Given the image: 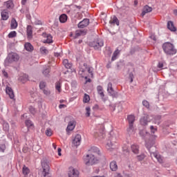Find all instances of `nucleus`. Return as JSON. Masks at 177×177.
<instances>
[{"label": "nucleus", "instance_id": "f257e3e1", "mask_svg": "<svg viewBox=\"0 0 177 177\" xmlns=\"http://www.w3.org/2000/svg\"><path fill=\"white\" fill-rule=\"evenodd\" d=\"M91 153L87 154L84 158V161L86 165H94L99 162V158L96 156L100 155V150L96 147H93L90 150Z\"/></svg>", "mask_w": 177, "mask_h": 177}, {"label": "nucleus", "instance_id": "f03ea898", "mask_svg": "<svg viewBox=\"0 0 177 177\" xmlns=\"http://www.w3.org/2000/svg\"><path fill=\"white\" fill-rule=\"evenodd\" d=\"M153 145H154L153 140L147 141V142H146V144H145L147 149H148L149 151L150 152L151 158H153V157H154V158H156L157 161L159 162L160 164H162V162H164V159L162 158L161 155H160V153H158V152H157V151L153 152L150 149L151 147H153V149H156V147H153Z\"/></svg>", "mask_w": 177, "mask_h": 177}, {"label": "nucleus", "instance_id": "7ed1b4c3", "mask_svg": "<svg viewBox=\"0 0 177 177\" xmlns=\"http://www.w3.org/2000/svg\"><path fill=\"white\" fill-rule=\"evenodd\" d=\"M20 56L17 53H10L4 61L5 67H9L12 63L19 62Z\"/></svg>", "mask_w": 177, "mask_h": 177}, {"label": "nucleus", "instance_id": "20e7f679", "mask_svg": "<svg viewBox=\"0 0 177 177\" xmlns=\"http://www.w3.org/2000/svg\"><path fill=\"white\" fill-rule=\"evenodd\" d=\"M162 49L166 55H176V49L174 44L170 42H166L162 45Z\"/></svg>", "mask_w": 177, "mask_h": 177}, {"label": "nucleus", "instance_id": "39448f33", "mask_svg": "<svg viewBox=\"0 0 177 177\" xmlns=\"http://www.w3.org/2000/svg\"><path fill=\"white\" fill-rule=\"evenodd\" d=\"M127 120L129 121V127L127 129V132L130 134L132 135V133H134V130H133V122H135V116L133 115H129L127 117Z\"/></svg>", "mask_w": 177, "mask_h": 177}, {"label": "nucleus", "instance_id": "423d86ee", "mask_svg": "<svg viewBox=\"0 0 177 177\" xmlns=\"http://www.w3.org/2000/svg\"><path fill=\"white\" fill-rule=\"evenodd\" d=\"M103 45H104V43L101 39H95L90 43V46L94 48L95 50L100 49Z\"/></svg>", "mask_w": 177, "mask_h": 177}, {"label": "nucleus", "instance_id": "0eeeda50", "mask_svg": "<svg viewBox=\"0 0 177 177\" xmlns=\"http://www.w3.org/2000/svg\"><path fill=\"white\" fill-rule=\"evenodd\" d=\"M41 167L43 169V172H42L43 176L50 177V176H49V169H50L49 165L46 162H41Z\"/></svg>", "mask_w": 177, "mask_h": 177}, {"label": "nucleus", "instance_id": "6e6552de", "mask_svg": "<svg viewBox=\"0 0 177 177\" xmlns=\"http://www.w3.org/2000/svg\"><path fill=\"white\" fill-rule=\"evenodd\" d=\"M68 177H80V171L74 167H70L68 171Z\"/></svg>", "mask_w": 177, "mask_h": 177}, {"label": "nucleus", "instance_id": "1a4fd4ad", "mask_svg": "<svg viewBox=\"0 0 177 177\" xmlns=\"http://www.w3.org/2000/svg\"><path fill=\"white\" fill-rule=\"evenodd\" d=\"M151 120L150 119V116H149V115H145L140 120L141 125H143L144 127L147 125L149 122H151Z\"/></svg>", "mask_w": 177, "mask_h": 177}, {"label": "nucleus", "instance_id": "9d476101", "mask_svg": "<svg viewBox=\"0 0 177 177\" xmlns=\"http://www.w3.org/2000/svg\"><path fill=\"white\" fill-rule=\"evenodd\" d=\"M75 125H77V122H75V120L70 121L66 128V132L74 131V129L75 128Z\"/></svg>", "mask_w": 177, "mask_h": 177}, {"label": "nucleus", "instance_id": "9b49d317", "mask_svg": "<svg viewBox=\"0 0 177 177\" xmlns=\"http://www.w3.org/2000/svg\"><path fill=\"white\" fill-rule=\"evenodd\" d=\"M88 26H89V19H84L78 24L77 27L79 28H85V27H88Z\"/></svg>", "mask_w": 177, "mask_h": 177}, {"label": "nucleus", "instance_id": "f8f14e48", "mask_svg": "<svg viewBox=\"0 0 177 177\" xmlns=\"http://www.w3.org/2000/svg\"><path fill=\"white\" fill-rule=\"evenodd\" d=\"M73 145L74 146H80L81 145V135L77 134L75 136L73 140Z\"/></svg>", "mask_w": 177, "mask_h": 177}, {"label": "nucleus", "instance_id": "ddd939ff", "mask_svg": "<svg viewBox=\"0 0 177 177\" xmlns=\"http://www.w3.org/2000/svg\"><path fill=\"white\" fill-rule=\"evenodd\" d=\"M107 92L111 95V96H115V91H114V88H113V84L111 82L108 84Z\"/></svg>", "mask_w": 177, "mask_h": 177}, {"label": "nucleus", "instance_id": "4468645a", "mask_svg": "<svg viewBox=\"0 0 177 177\" xmlns=\"http://www.w3.org/2000/svg\"><path fill=\"white\" fill-rule=\"evenodd\" d=\"M6 92L7 95L10 96V99H15V93H13L12 88L9 86L6 87Z\"/></svg>", "mask_w": 177, "mask_h": 177}, {"label": "nucleus", "instance_id": "2eb2a0df", "mask_svg": "<svg viewBox=\"0 0 177 177\" xmlns=\"http://www.w3.org/2000/svg\"><path fill=\"white\" fill-rule=\"evenodd\" d=\"M1 20H8L9 19V12L8 10H3L1 12Z\"/></svg>", "mask_w": 177, "mask_h": 177}, {"label": "nucleus", "instance_id": "dca6fc26", "mask_svg": "<svg viewBox=\"0 0 177 177\" xmlns=\"http://www.w3.org/2000/svg\"><path fill=\"white\" fill-rule=\"evenodd\" d=\"M131 151L133 154H139V145L136 144H133L131 146Z\"/></svg>", "mask_w": 177, "mask_h": 177}, {"label": "nucleus", "instance_id": "f3484780", "mask_svg": "<svg viewBox=\"0 0 177 177\" xmlns=\"http://www.w3.org/2000/svg\"><path fill=\"white\" fill-rule=\"evenodd\" d=\"M86 34V31L84 30H77L75 31L74 38H78V37H81V35H85Z\"/></svg>", "mask_w": 177, "mask_h": 177}, {"label": "nucleus", "instance_id": "a211bd4d", "mask_svg": "<svg viewBox=\"0 0 177 177\" xmlns=\"http://www.w3.org/2000/svg\"><path fill=\"white\" fill-rule=\"evenodd\" d=\"M26 32L28 35V38H32V26L31 25H28L27 26Z\"/></svg>", "mask_w": 177, "mask_h": 177}, {"label": "nucleus", "instance_id": "6ab92c4d", "mask_svg": "<svg viewBox=\"0 0 177 177\" xmlns=\"http://www.w3.org/2000/svg\"><path fill=\"white\" fill-rule=\"evenodd\" d=\"M110 169L112 171H117L118 169V165H117V162L113 160L110 162Z\"/></svg>", "mask_w": 177, "mask_h": 177}, {"label": "nucleus", "instance_id": "aec40b11", "mask_svg": "<svg viewBox=\"0 0 177 177\" xmlns=\"http://www.w3.org/2000/svg\"><path fill=\"white\" fill-rule=\"evenodd\" d=\"M5 6L7 8V9H13L15 4L13 3V1L8 0L6 2L4 3Z\"/></svg>", "mask_w": 177, "mask_h": 177}, {"label": "nucleus", "instance_id": "412c9836", "mask_svg": "<svg viewBox=\"0 0 177 177\" xmlns=\"http://www.w3.org/2000/svg\"><path fill=\"white\" fill-rule=\"evenodd\" d=\"M153 10V8L149 7V6H145L142 9V16H145L146 13H150Z\"/></svg>", "mask_w": 177, "mask_h": 177}, {"label": "nucleus", "instance_id": "4be33fe9", "mask_svg": "<svg viewBox=\"0 0 177 177\" xmlns=\"http://www.w3.org/2000/svg\"><path fill=\"white\" fill-rule=\"evenodd\" d=\"M106 149H107V150H113V149H115V145L109 140L106 142Z\"/></svg>", "mask_w": 177, "mask_h": 177}, {"label": "nucleus", "instance_id": "5701e85b", "mask_svg": "<svg viewBox=\"0 0 177 177\" xmlns=\"http://www.w3.org/2000/svg\"><path fill=\"white\" fill-rule=\"evenodd\" d=\"M17 21H16V19H12L11 22H10V28L11 30H16L17 28Z\"/></svg>", "mask_w": 177, "mask_h": 177}, {"label": "nucleus", "instance_id": "b1692460", "mask_svg": "<svg viewBox=\"0 0 177 177\" xmlns=\"http://www.w3.org/2000/svg\"><path fill=\"white\" fill-rule=\"evenodd\" d=\"M167 28L170 30V31H176V28L174 25V22L168 21L167 22Z\"/></svg>", "mask_w": 177, "mask_h": 177}, {"label": "nucleus", "instance_id": "393cba45", "mask_svg": "<svg viewBox=\"0 0 177 177\" xmlns=\"http://www.w3.org/2000/svg\"><path fill=\"white\" fill-rule=\"evenodd\" d=\"M97 93L103 99L104 97V93L103 92V87L102 86H98L97 87Z\"/></svg>", "mask_w": 177, "mask_h": 177}, {"label": "nucleus", "instance_id": "a878e982", "mask_svg": "<svg viewBox=\"0 0 177 177\" xmlns=\"http://www.w3.org/2000/svg\"><path fill=\"white\" fill-rule=\"evenodd\" d=\"M95 138H96L97 139H103L104 138V131H102L100 133H95L94 135Z\"/></svg>", "mask_w": 177, "mask_h": 177}, {"label": "nucleus", "instance_id": "bb28decb", "mask_svg": "<svg viewBox=\"0 0 177 177\" xmlns=\"http://www.w3.org/2000/svg\"><path fill=\"white\" fill-rule=\"evenodd\" d=\"M55 89L57 91L58 93L62 92V81H58L55 83Z\"/></svg>", "mask_w": 177, "mask_h": 177}, {"label": "nucleus", "instance_id": "cd10ccee", "mask_svg": "<svg viewBox=\"0 0 177 177\" xmlns=\"http://www.w3.org/2000/svg\"><path fill=\"white\" fill-rule=\"evenodd\" d=\"M24 47L26 50H28V52H32V50H34V47L30 43L25 44Z\"/></svg>", "mask_w": 177, "mask_h": 177}, {"label": "nucleus", "instance_id": "c85d7f7f", "mask_svg": "<svg viewBox=\"0 0 177 177\" xmlns=\"http://www.w3.org/2000/svg\"><path fill=\"white\" fill-rule=\"evenodd\" d=\"M63 64L66 68H71L73 67V64L68 62V59H64Z\"/></svg>", "mask_w": 177, "mask_h": 177}, {"label": "nucleus", "instance_id": "c756f323", "mask_svg": "<svg viewBox=\"0 0 177 177\" xmlns=\"http://www.w3.org/2000/svg\"><path fill=\"white\" fill-rule=\"evenodd\" d=\"M153 124H156L157 125H160V124H161V116L160 115L155 116V118L153 119Z\"/></svg>", "mask_w": 177, "mask_h": 177}, {"label": "nucleus", "instance_id": "7c9ffc66", "mask_svg": "<svg viewBox=\"0 0 177 177\" xmlns=\"http://www.w3.org/2000/svg\"><path fill=\"white\" fill-rule=\"evenodd\" d=\"M110 24H116L117 26L120 25V22L118 21V19L117 17H113V18L109 21Z\"/></svg>", "mask_w": 177, "mask_h": 177}, {"label": "nucleus", "instance_id": "2f4dec72", "mask_svg": "<svg viewBox=\"0 0 177 177\" xmlns=\"http://www.w3.org/2000/svg\"><path fill=\"white\" fill-rule=\"evenodd\" d=\"M120 55V50L117 49L116 50L114 51L111 60L112 62H114V60H117V57Z\"/></svg>", "mask_w": 177, "mask_h": 177}, {"label": "nucleus", "instance_id": "473e14b6", "mask_svg": "<svg viewBox=\"0 0 177 177\" xmlns=\"http://www.w3.org/2000/svg\"><path fill=\"white\" fill-rule=\"evenodd\" d=\"M59 21L60 23H66V21H67V15L62 14L61 16H59Z\"/></svg>", "mask_w": 177, "mask_h": 177}, {"label": "nucleus", "instance_id": "72a5a7b5", "mask_svg": "<svg viewBox=\"0 0 177 177\" xmlns=\"http://www.w3.org/2000/svg\"><path fill=\"white\" fill-rule=\"evenodd\" d=\"M22 172L24 174V175H28L30 174V169H28V167H26V165L24 166L23 169H22Z\"/></svg>", "mask_w": 177, "mask_h": 177}, {"label": "nucleus", "instance_id": "f704fd0d", "mask_svg": "<svg viewBox=\"0 0 177 177\" xmlns=\"http://www.w3.org/2000/svg\"><path fill=\"white\" fill-rule=\"evenodd\" d=\"M52 39H53L52 35H48L45 42L46 44H52V42H53Z\"/></svg>", "mask_w": 177, "mask_h": 177}, {"label": "nucleus", "instance_id": "c9c22d12", "mask_svg": "<svg viewBox=\"0 0 177 177\" xmlns=\"http://www.w3.org/2000/svg\"><path fill=\"white\" fill-rule=\"evenodd\" d=\"M89 100H91V97H89V95L87 94H84V96L83 98L84 103H88L89 102Z\"/></svg>", "mask_w": 177, "mask_h": 177}, {"label": "nucleus", "instance_id": "e433bc0d", "mask_svg": "<svg viewBox=\"0 0 177 177\" xmlns=\"http://www.w3.org/2000/svg\"><path fill=\"white\" fill-rule=\"evenodd\" d=\"M19 80H21L22 82H26V81H28V75H23V76L20 77Z\"/></svg>", "mask_w": 177, "mask_h": 177}, {"label": "nucleus", "instance_id": "4c0bfd02", "mask_svg": "<svg viewBox=\"0 0 177 177\" xmlns=\"http://www.w3.org/2000/svg\"><path fill=\"white\" fill-rule=\"evenodd\" d=\"M44 95L46 96H50V90L49 88H44L42 90Z\"/></svg>", "mask_w": 177, "mask_h": 177}, {"label": "nucleus", "instance_id": "58836bf2", "mask_svg": "<svg viewBox=\"0 0 177 177\" xmlns=\"http://www.w3.org/2000/svg\"><path fill=\"white\" fill-rule=\"evenodd\" d=\"M3 131H5L6 132H8L9 131V124L4 122L3 124Z\"/></svg>", "mask_w": 177, "mask_h": 177}, {"label": "nucleus", "instance_id": "ea45409f", "mask_svg": "<svg viewBox=\"0 0 177 177\" xmlns=\"http://www.w3.org/2000/svg\"><path fill=\"white\" fill-rule=\"evenodd\" d=\"M17 35V32H16V31H11L9 34H8V38H15V37H16Z\"/></svg>", "mask_w": 177, "mask_h": 177}, {"label": "nucleus", "instance_id": "a19ab883", "mask_svg": "<svg viewBox=\"0 0 177 177\" xmlns=\"http://www.w3.org/2000/svg\"><path fill=\"white\" fill-rule=\"evenodd\" d=\"M137 158H138V161H143V160H145V158H146V155H145V153H142L139 156H137Z\"/></svg>", "mask_w": 177, "mask_h": 177}, {"label": "nucleus", "instance_id": "79ce46f5", "mask_svg": "<svg viewBox=\"0 0 177 177\" xmlns=\"http://www.w3.org/2000/svg\"><path fill=\"white\" fill-rule=\"evenodd\" d=\"M46 87V82H40L39 84V88L43 91Z\"/></svg>", "mask_w": 177, "mask_h": 177}, {"label": "nucleus", "instance_id": "37998d69", "mask_svg": "<svg viewBox=\"0 0 177 177\" xmlns=\"http://www.w3.org/2000/svg\"><path fill=\"white\" fill-rule=\"evenodd\" d=\"M26 127H28V128H31L34 127V124H32V122H31V120H26Z\"/></svg>", "mask_w": 177, "mask_h": 177}, {"label": "nucleus", "instance_id": "c03bdc74", "mask_svg": "<svg viewBox=\"0 0 177 177\" xmlns=\"http://www.w3.org/2000/svg\"><path fill=\"white\" fill-rule=\"evenodd\" d=\"M40 52L41 53H42L43 55H47V53H48V50L46 49V47H41L40 48Z\"/></svg>", "mask_w": 177, "mask_h": 177}, {"label": "nucleus", "instance_id": "a18cd8bd", "mask_svg": "<svg viewBox=\"0 0 177 177\" xmlns=\"http://www.w3.org/2000/svg\"><path fill=\"white\" fill-rule=\"evenodd\" d=\"M142 105L145 106V107H146V109L150 108V103H149L147 100H143Z\"/></svg>", "mask_w": 177, "mask_h": 177}, {"label": "nucleus", "instance_id": "49530a36", "mask_svg": "<svg viewBox=\"0 0 177 177\" xmlns=\"http://www.w3.org/2000/svg\"><path fill=\"white\" fill-rule=\"evenodd\" d=\"M49 73H50V69L49 68H47L43 71V74L45 75V77H48V75H49Z\"/></svg>", "mask_w": 177, "mask_h": 177}, {"label": "nucleus", "instance_id": "de8ad7c7", "mask_svg": "<svg viewBox=\"0 0 177 177\" xmlns=\"http://www.w3.org/2000/svg\"><path fill=\"white\" fill-rule=\"evenodd\" d=\"M86 115L87 117L91 115V108L89 106L86 107Z\"/></svg>", "mask_w": 177, "mask_h": 177}, {"label": "nucleus", "instance_id": "09e8293b", "mask_svg": "<svg viewBox=\"0 0 177 177\" xmlns=\"http://www.w3.org/2000/svg\"><path fill=\"white\" fill-rule=\"evenodd\" d=\"M46 136H50L51 135H53L52 129H46Z\"/></svg>", "mask_w": 177, "mask_h": 177}, {"label": "nucleus", "instance_id": "8fccbe9b", "mask_svg": "<svg viewBox=\"0 0 177 177\" xmlns=\"http://www.w3.org/2000/svg\"><path fill=\"white\" fill-rule=\"evenodd\" d=\"M140 136L145 137L146 135H147V131H146V130H141L140 131Z\"/></svg>", "mask_w": 177, "mask_h": 177}, {"label": "nucleus", "instance_id": "3c124183", "mask_svg": "<svg viewBox=\"0 0 177 177\" xmlns=\"http://www.w3.org/2000/svg\"><path fill=\"white\" fill-rule=\"evenodd\" d=\"M151 133H156L157 132V127H154V126L150 127Z\"/></svg>", "mask_w": 177, "mask_h": 177}, {"label": "nucleus", "instance_id": "603ef678", "mask_svg": "<svg viewBox=\"0 0 177 177\" xmlns=\"http://www.w3.org/2000/svg\"><path fill=\"white\" fill-rule=\"evenodd\" d=\"M29 111L31 113V114H35L36 113L35 108H34V106H30Z\"/></svg>", "mask_w": 177, "mask_h": 177}, {"label": "nucleus", "instance_id": "864d4df0", "mask_svg": "<svg viewBox=\"0 0 177 177\" xmlns=\"http://www.w3.org/2000/svg\"><path fill=\"white\" fill-rule=\"evenodd\" d=\"M35 26H42V21L38 19H36L34 22Z\"/></svg>", "mask_w": 177, "mask_h": 177}, {"label": "nucleus", "instance_id": "5fc2aeb1", "mask_svg": "<svg viewBox=\"0 0 177 177\" xmlns=\"http://www.w3.org/2000/svg\"><path fill=\"white\" fill-rule=\"evenodd\" d=\"M5 149H6V147H5V145H1V146L0 147V151L3 153V151H5Z\"/></svg>", "mask_w": 177, "mask_h": 177}, {"label": "nucleus", "instance_id": "6e6d98bb", "mask_svg": "<svg viewBox=\"0 0 177 177\" xmlns=\"http://www.w3.org/2000/svg\"><path fill=\"white\" fill-rule=\"evenodd\" d=\"M113 177H123L122 174L115 173L113 174Z\"/></svg>", "mask_w": 177, "mask_h": 177}, {"label": "nucleus", "instance_id": "4d7b16f0", "mask_svg": "<svg viewBox=\"0 0 177 177\" xmlns=\"http://www.w3.org/2000/svg\"><path fill=\"white\" fill-rule=\"evenodd\" d=\"M2 74L4 77H6V78H8V72H6L5 70L2 71Z\"/></svg>", "mask_w": 177, "mask_h": 177}, {"label": "nucleus", "instance_id": "13d9d810", "mask_svg": "<svg viewBox=\"0 0 177 177\" xmlns=\"http://www.w3.org/2000/svg\"><path fill=\"white\" fill-rule=\"evenodd\" d=\"M88 73L91 74V77L93 75L92 68H88Z\"/></svg>", "mask_w": 177, "mask_h": 177}, {"label": "nucleus", "instance_id": "bf43d9fd", "mask_svg": "<svg viewBox=\"0 0 177 177\" xmlns=\"http://www.w3.org/2000/svg\"><path fill=\"white\" fill-rule=\"evenodd\" d=\"M158 68H162L164 67V63L162 62H159L158 65Z\"/></svg>", "mask_w": 177, "mask_h": 177}, {"label": "nucleus", "instance_id": "052dcab7", "mask_svg": "<svg viewBox=\"0 0 177 177\" xmlns=\"http://www.w3.org/2000/svg\"><path fill=\"white\" fill-rule=\"evenodd\" d=\"M129 77H130V80H131L130 82H133V74L130 73Z\"/></svg>", "mask_w": 177, "mask_h": 177}, {"label": "nucleus", "instance_id": "680f3d73", "mask_svg": "<svg viewBox=\"0 0 177 177\" xmlns=\"http://www.w3.org/2000/svg\"><path fill=\"white\" fill-rule=\"evenodd\" d=\"M67 106L66 104H59V109H66Z\"/></svg>", "mask_w": 177, "mask_h": 177}, {"label": "nucleus", "instance_id": "e2e57ef3", "mask_svg": "<svg viewBox=\"0 0 177 177\" xmlns=\"http://www.w3.org/2000/svg\"><path fill=\"white\" fill-rule=\"evenodd\" d=\"M57 151H58V156H62V149L58 148Z\"/></svg>", "mask_w": 177, "mask_h": 177}, {"label": "nucleus", "instance_id": "0e129e2a", "mask_svg": "<svg viewBox=\"0 0 177 177\" xmlns=\"http://www.w3.org/2000/svg\"><path fill=\"white\" fill-rule=\"evenodd\" d=\"M27 3V0H21V5H26Z\"/></svg>", "mask_w": 177, "mask_h": 177}, {"label": "nucleus", "instance_id": "69168bd1", "mask_svg": "<svg viewBox=\"0 0 177 177\" xmlns=\"http://www.w3.org/2000/svg\"><path fill=\"white\" fill-rule=\"evenodd\" d=\"M55 56H56V57H59V56H60V53H55Z\"/></svg>", "mask_w": 177, "mask_h": 177}, {"label": "nucleus", "instance_id": "338daca9", "mask_svg": "<svg viewBox=\"0 0 177 177\" xmlns=\"http://www.w3.org/2000/svg\"><path fill=\"white\" fill-rule=\"evenodd\" d=\"M138 0H135L134 1V6H138Z\"/></svg>", "mask_w": 177, "mask_h": 177}, {"label": "nucleus", "instance_id": "774afa93", "mask_svg": "<svg viewBox=\"0 0 177 177\" xmlns=\"http://www.w3.org/2000/svg\"><path fill=\"white\" fill-rule=\"evenodd\" d=\"M53 149H55V150H56V147H57L56 144H53Z\"/></svg>", "mask_w": 177, "mask_h": 177}]
</instances>
